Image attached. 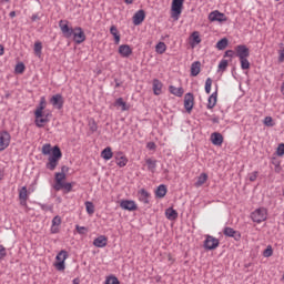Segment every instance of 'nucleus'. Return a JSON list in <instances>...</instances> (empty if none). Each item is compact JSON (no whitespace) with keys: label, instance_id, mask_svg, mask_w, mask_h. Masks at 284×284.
I'll return each instance as SVG.
<instances>
[{"label":"nucleus","instance_id":"412c9836","mask_svg":"<svg viewBox=\"0 0 284 284\" xmlns=\"http://www.w3.org/2000/svg\"><path fill=\"white\" fill-rule=\"evenodd\" d=\"M95 247H105L108 245V237L105 235H100L93 241Z\"/></svg>","mask_w":284,"mask_h":284},{"label":"nucleus","instance_id":"ea45409f","mask_svg":"<svg viewBox=\"0 0 284 284\" xmlns=\"http://www.w3.org/2000/svg\"><path fill=\"white\" fill-rule=\"evenodd\" d=\"M88 214L92 215L94 214V203L87 201L84 203Z\"/></svg>","mask_w":284,"mask_h":284},{"label":"nucleus","instance_id":"6e6d98bb","mask_svg":"<svg viewBox=\"0 0 284 284\" xmlns=\"http://www.w3.org/2000/svg\"><path fill=\"white\" fill-rule=\"evenodd\" d=\"M146 148H148V150H156V143H154V142H149V143L146 144Z\"/></svg>","mask_w":284,"mask_h":284},{"label":"nucleus","instance_id":"4be33fe9","mask_svg":"<svg viewBox=\"0 0 284 284\" xmlns=\"http://www.w3.org/2000/svg\"><path fill=\"white\" fill-rule=\"evenodd\" d=\"M45 110V98H41L39 106L34 111V116H43V111Z\"/></svg>","mask_w":284,"mask_h":284},{"label":"nucleus","instance_id":"6e6552de","mask_svg":"<svg viewBox=\"0 0 284 284\" xmlns=\"http://www.w3.org/2000/svg\"><path fill=\"white\" fill-rule=\"evenodd\" d=\"M50 103L55 108V110H63V103H65V101L63 100V95L58 93L50 99Z\"/></svg>","mask_w":284,"mask_h":284},{"label":"nucleus","instance_id":"393cba45","mask_svg":"<svg viewBox=\"0 0 284 284\" xmlns=\"http://www.w3.org/2000/svg\"><path fill=\"white\" fill-rule=\"evenodd\" d=\"M140 196L139 200L144 203V205H150V193H148V191H145V189H142L139 192Z\"/></svg>","mask_w":284,"mask_h":284},{"label":"nucleus","instance_id":"20e7f679","mask_svg":"<svg viewBox=\"0 0 284 284\" xmlns=\"http://www.w3.org/2000/svg\"><path fill=\"white\" fill-rule=\"evenodd\" d=\"M252 221L254 223H263V221L267 220V210L265 209H257L251 214Z\"/></svg>","mask_w":284,"mask_h":284},{"label":"nucleus","instance_id":"dca6fc26","mask_svg":"<svg viewBox=\"0 0 284 284\" xmlns=\"http://www.w3.org/2000/svg\"><path fill=\"white\" fill-rule=\"evenodd\" d=\"M114 159L119 168H125V165H128V158L125 156V154H123V152H116Z\"/></svg>","mask_w":284,"mask_h":284},{"label":"nucleus","instance_id":"49530a36","mask_svg":"<svg viewBox=\"0 0 284 284\" xmlns=\"http://www.w3.org/2000/svg\"><path fill=\"white\" fill-rule=\"evenodd\" d=\"M264 125H266V128H274V119H272V116H266L264 119Z\"/></svg>","mask_w":284,"mask_h":284},{"label":"nucleus","instance_id":"6ab92c4d","mask_svg":"<svg viewBox=\"0 0 284 284\" xmlns=\"http://www.w3.org/2000/svg\"><path fill=\"white\" fill-rule=\"evenodd\" d=\"M63 181H65V173H55V185H54V190L57 192H59V187H61L63 185Z\"/></svg>","mask_w":284,"mask_h":284},{"label":"nucleus","instance_id":"3c124183","mask_svg":"<svg viewBox=\"0 0 284 284\" xmlns=\"http://www.w3.org/2000/svg\"><path fill=\"white\" fill-rule=\"evenodd\" d=\"M276 154L277 156H284V143L278 144Z\"/></svg>","mask_w":284,"mask_h":284},{"label":"nucleus","instance_id":"473e14b6","mask_svg":"<svg viewBox=\"0 0 284 284\" xmlns=\"http://www.w3.org/2000/svg\"><path fill=\"white\" fill-rule=\"evenodd\" d=\"M169 90L171 94H174V97H183V88H176L174 85H171Z\"/></svg>","mask_w":284,"mask_h":284},{"label":"nucleus","instance_id":"aec40b11","mask_svg":"<svg viewBox=\"0 0 284 284\" xmlns=\"http://www.w3.org/2000/svg\"><path fill=\"white\" fill-rule=\"evenodd\" d=\"M211 142L213 145H223V134L214 132L211 134Z\"/></svg>","mask_w":284,"mask_h":284},{"label":"nucleus","instance_id":"2f4dec72","mask_svg":"<svg viewBox=\"0 0 284 284\" xmlns=\"http://www.w3.org/2000/svg\"><path fill=\"white\" fill-rule=\"evenodd\" d=\"M162 88H163V83H161V81H159V79H154L153 80V92L156 97H159V94H161Z\"/></svg>","mask_w":284,"mask_h":284},{"label":"nucleus","instance_id":"9b49d317","mask_svg":"<svg viewBox=\"0 0 284 284\" xmlns=\"http://www.w3.org/2000/svg\"><path fill=\"white\" fill-rule=\"evenodd\" d=\"M209 20H211L212 22L219 21V23H223V21H227V17L225 16V13L215 10L209 14Z\"/></svg>","mask_w":284,"mask_h":284},{"label":"nucleus","instance_id":"79ce46f5","mask_svg":"<svg viewBox=\"0 0 284 284\" xmlns=\"http://www.w3.org/2000/svg\"><path fill=\"white\" fill-rule=\"evenodd\" d=\"M16 72L17 74H23L26 72V64L23 62H20L16 65Z\"/></svg>","mask_w":284,"mask_h":284},{"label":"nucleus","instance_id":"a211bd4d","mask_svg":"<svg viewBox=\"0 0 284 284\" xmlns=\"http://www.w3.org/2000/svg\"><path fill=\"white\" fill-rule=\"evenodd\" d=\"M119 54H121V57H124V59H128V57L132 54V48H130L129 44H122L119 47Z\"/></svg>","mask_w":284,"mask_h":284},{"label":"nucleus","instance_id":"c9c22d12","mask_svg":"<svg viewBox=\"0 0 284 284\" xmlns=\"http://www.w3.org/2000/svg\"><path fill=\"white\" fill-rule=\"evenodd\" d=\"M229 43H230V41L227 40V38H223L220 41H217L216 48H217V50H225V48H227Z\"/></svg>","mask_w":284,"mask_h":284},{"label":"nucleus","instance_id":"e433bc0d","mask_svg":"<svg viewBox=\"0 0 284 284\" xmlns=\"http://www.w3.org/2000/svg\"><path fill=\"white\" fill-rule=\"evenodd\" d=\"M145 163H146L148 170L150 172H155V170H156V160L146 159Z\"/></svg>","mask_w":284,"mask_h":284},{"label":"nucleus","instance_id":"bb28decb","mask_svg":"<svg viewBox=\"0 0 284 284\" xmlns=\"http://www.w3.org/2000/svg\"><path fill=\"white\" fill-rule=\"evenodd\" d=\"M165 194H168V186H165V184L159 185L155 191V196L158 199H163V197H165Z\"/></svg>","mask_w":284,"mask_h":284},{"label":"nucleus","instance_id":"4c0bfd02","mask_svg":"<svg viewBox=\"0 0 284 284\" xmlns=\"http://www.w3.org/2000/svg\"><path fill=\"white\" fill-rule=\"evenodd\" d=\"M104 284H121V282H119V278L116 276L109 275V276H106Z\"/></svg>","mask_w":284,"mask_h":284},{"label":"nucleus","instance_id":"8fccbe9b","mask_svg":"<svg viewBox=\"0 0 284 284\" xmlns=\"http://www.w3.org/2000/svg\"><path fill=\"white\" fill-rule=\"evenodd\" d=\"M229 62L227 60H222L219 64V70H222V72H225L227 70Z\"/></svg>","mask_w":284,"mask_h":284},{"label":"nucleus","instance_id":"052dcab7","mask_svg":"<svg viewBox=\"0 0 284 284\" xmlns=\"http://www.w3.org/2000/svg\"><path fill=\"white\" fill-rule=\"evenodd\" d=\"M28 204V200H20V205H27Z\"/></svg>","mask_w":284,"mask_h":284},{"label":"nucleus","instance_id":"9d476101","mask_svg":"<svg viewBox=\"0 0 284 284\" xmlns=\"http://www.w3.org/2000/svg\"><path fill=\"white\" fill-rule=\"evenodd\" d=\"M184 108L189 114L194 109V94L193 93H186L184 95Z\"/></svg>","mask_w":284,"mask_h":284},{"label":"nucleus","instance_id":"cd10ccee","mask_svg":"<svg viewBox=\"0 0 284 284\" xmlns=\"http://www.w3.org/2000/svg\"><path fill=\"white\" fill-rule=\"evenodd\" d=\"M165 216L166 219H169V221H176V219H179V213L176 212V210L169 207L165 211Z\"/></svg>","mask_w":284,"mask_h":284},{"label":"nucleus","instance_id":"5701e85b","mask_svg":"<svg viewBox=\"0 0 284 284\" xmlns=\"http://www.w3.org/2000/svg\"><path fill=\"white\" fill-rule=\"evenodd\" d=\"M201 74V61H195L191 64V77H199Z\"/></svg>","mask_w":284,"mask_h":284},{"label":"nucleus","instance_id":"b1692460","mask_svg":"<svg viewBox=\"0 0 284 284\" xmlns=\"http://www.w3.org/2000/svg\"><path fill=\"white\" fill-rule=\"evenodd\" d=\"M59 225H61V216L57 215L52 220V226H51V233L52 234H58Z\"/></svg>","mask_w":284,"mask_h":284},{"label":"nucleus","instance_id":"f257e3e1","mask_svg":"<svg viewBox=\"0 0 284 284\" xmlns=\"http://www.w3.org/2000/svg\"><path fill=\"white\" fill-rule=\"evenodd\" d=\"M51 153V156H49V162L47 163V170H50L51 172H54L57 170V165H59V160L61 156H63V153L61 152V148L53 146L50 144H44L42 146V154L48 155Z\"/></svg>","mask_w":284,"mask_h":284},{"label":"nucleus","instance_id":"680f3d73","mask_svg":"<svg viewBox=\"0 0 284 284\" xmlns=\"http://www.w3.org/2000/svg\"><path fill=\"white\" fill-rule=\"evenodd\" d=\"M9 17H11V18H14V17H17V12H14V11H11V12L9 13Z\"/></svg>","mask_w":284,"mask_h":284},{"label":"nucleus","instance_id":"603ef678","mask_svg":"<svg viewBox=\"0 0 284 284\" xmlns=\"http://www.w3.org/2000/svg\"><path fill=\"white\" fill-rule=\"evenodd\" d=\"M77 232L78 234H88V229L85 226L77 225Z\"/></svg>","mask_w":284,"mask_h":284},{"label":"nucleus","instance_id":"69168bd1","mask_svg":"<svg viewBox=\"0 0 284 284\" xmlns=\"http://www.w3.org/2000/svg\"><path fill=\"white\" fill-rule=\"evenodd\" d=\"M284 60V52H281L280 54V61H283Z\"/></svg>","mask_w":284,"mask_h":284},{"label":"nucleus","instance_id":"2eb2a0df","mask_svg":"<svg viewBox=\"0 0 284 284\" xmlns=\"http://www.w3.org/2000/svg\"><path fill=\"white\" fill-rule=\"evenodd\" d=\"M224 236L234 239L235 241H241V232L234 231V229L226 226L223 231Z\"/></svg>","mask_w":284,"mask_h":284},{"label":"nucleus","instance_id":"a878e982","mask_svg":"<svg viewBox=\"0 0 284 284\" xmlns=\"http://www.w3.org/2000/svg\"><path fill=\"white\" fill-rule=\"evenodd\" d=\"M217 97H219V93L216 91L209 97L207 105H206L207 110L214 109V106L216 105Z\"/></svg>","mask_w":284,"mask_h":284},{"label":"nucleus","instance_id":"f704fd0d","mask_svg":"<svg viewBox=\"0 0 284 284\" xmlns=\"http://www.w3.org/2000/svg\"><path fill=\"white\" fill-rule=\"evenodd\" d=\"M206 181H207L206 173L200 174V176L197 178V181L195 182V187H201V185H203Z\"/></svg>","mask_w":284,"mask_h":284},{"label":"nucleus","instance_id":"c85d7f7f","mask_svg":"<svg viewBox=\"0 0 284 284\" xmlns=\"http://www.w3.org/2000/svg\"><path fill=\"white\" fill-rule=\"evenodd\" d=\"M115 108H121L122 112H126V110H130V106L125 101H123V98H118L114 102Z\"/></svg>","mask_w":284,"mask_h":284},{"label":"nucleus","instance_id":"72a5a7b5","mask_svg":"<svg viewBox=\"0 0 284 284\" xmlns=\"http://www.w3.org/2000/svg\"><path fill=\"white\" fill-rule=\"evenodd\" d=\"M168 50V45H165V42H159L155 45V52H158V54H164V52Z\"/></svg>","mask_w":284,"mask_h":284},{"label":"nucleus","instance_id":"f3484780","mask_svg":"<svg viewBox=\"0 0 284 284\" xmlns=\"http://www.w3.org/2000/svg\"><path fill=\"white\" fill-rule=\"evenodd\" d=\"M142 21H145V11L139 10L133 16V23L134 26H141Z\"/></svg>","mask_w":284,"mask_h":284},{"label":"nucleus","instance_id":"774afa93","mask_svg":"<svg viewBox=\"0 0 284 284\" xmlns=\"http://www.w3.org/2000/svg\"><path fill=\"white\" fill-rule=\"evenodd\" d=\"M3 180V172L0 171V181Z\"/></svg>","mask_w":284,"mask_h":284},{"label":"nucleus","instance_id":"58836bf2","mask_svg":"<svg viewBox=\"0 0 284 284\" xmlns=\"http://www.w3.org/2000/svg\"><path fill=\"white\" fill-rule=\"evenodd\" d=\"M19 199L20 200H28V187L27 186H22L19 190Z\"/></svg>","mask_w":284,"mask_h":284},{"label":"nucleus","instance_id":"09e8293b","mask_svg":"<svg viewBox=\"0 0 284 284\" xmlns=\"http://www.w3.org/2000/svg\"><path fill=\"white\" fill-rule=\"evenodd\" d=\"M272 254H274V251L272 250L271 246H267L264 252H263V256H265V258H270V256H272Z\"/></svg>","mask_w":284,"mask_h":284},{"label":"nucleus","instance_id":"ddd939ff","mask_svg":"<svg viewBox=\"0 0 284 284\" xmlns=\"http://www.w3.org/2000/svg\"><path fill=\"white\" fill-rule=\"evenodd\" d=\"M72 37L75 43H83V41H85V32H83L81 27H78L73 30Z\"/></svg>","mask_w":284,"mask_h":284},{"label":"nucleus","instance_id":"f03ea898","mask_svg":"<svg viewBox=\"0 0 284 284\" xmlns=\"http://www.w3.org/2000/svg\"><path fill=\"white\" fill-rule=\"evenodd\" d=\"M68 258V251L62 250L55 256L54 267L58 272H63L65 270V260Z\"/></svg>","mask_w":284,"mask_h":284},{"label":"nucleus","instance_id":"a19ab883","mask_svg":"<svg viewBox=\"0 0 284 284\" xmlns=\"http://www.w3.org/2000/svg\"><path fill=\"white\" fill-rule=\"evenodd\" d=\"M242 70H250V60L247 58L240 59Z\"/></svg>","mask_w":284,"mask_h":284},{"label":"nucleus","instance_id":"39448f33","mask_svg":"<svg viewBox=\"0 0 284 284\" xmlns=\"http://www.w3.org/2000/svg\"><path fill=\"white\" fill-rule=\"evenodd\" d=\"M59 28H60L63 37H65V39H70L74 34V29H72V27L68 26L67 20H60Z\"/></svg>","mask_w":284,"mask_h":284},{"label":"nucleus","instance_id":"4468645a","mask_svg":"<svg viewBox=\"0 0 284 284\" xmlns=\"http://www.w3.org/2000/svg\"><path fill=\"white\" fill-rule=\"evenodd\" d=\"M50 116H52L51 113H42V116H36V125L37 128H43L45 123H50Z\"/></svg>","mask_w":284,"mask_h":284},{"label":"nucleus","instance_id":"de8ad7c7","mask_svg":"<svg viewBox=\"0 0 284 284\" xmlns=\"http://www.w3.org/2000/svg\"><path fill=\"white\" fill-rule=\"evenodd\" d=\"M191 37H192L194 43H196V44L201 43V36L199 34V31H194Z\"/></svg>","mask_w":284,"mask_h":284},{"label":"nucleus","instance_id":"13d9d810","mask_svg":"<svg viewBox=\"0 0 284 284\" xmlns=\"http://www.w3.org/2000/svg\"><path fill=\"white\" fill-rule=\"evenodd\" d=\"M70 170V168H68L67 165H63L62 168H61V172L63 173V174H65V172H68Z\"/></svg>","mask_w":284,"mask_h":284},{"label":"nucleus","instance_id":"0e129e2a","mask_svg":"<svg viewBox=\"0 0 284 284\" xmlns=\"http://www.w3.org/2000/svg\"><path fill=\"white\" fill-rule=\"evenodd\" d=\"M134 0H124V3H126L128 6L132 4Z\"/></svg>","mask_w":284,"mask_h":284},{"label":"nucleus","instance_id":"1a4fd4ad","mask_svg":"<svg viewBox=\"0 0 284 284\" xmlns=\"http://www.w3.org/2000/svg\"><path fill=\"white\" fill-rule=\"evenodd\" d=\"M235 52L236 57L240 59H247V57H250V48L245 44H239L235 47Z\"/></svg>","mask_w":284,"mask_h":284},{"label":"nucleus","instance_id":"f8f14e48","mask_svg":"<svg viewBox=\"0 0 284 284\" xmlns=\"http://www.w3.org/2000/svg\"><path fill=\"white\" fill-rule=\"evenodd\" d=\"M120 207L122 210H126L128 212H136L138 210L136 203L132 200H122L120 202Z\"/></svg>","mask_w":284,"mask_h":284},{"label":"nucleus","instance_id":"423d86ee","mask_svg":"<svg viewBox=\"0 0 284 284\" xmlns=\"http://www.w3.org/2000/svg\"><path fill=\"white\" fill-rule=\"evenodd\" d=\"M10 133L8 131H2L0 133V152H3L10 145Z\"/></svg>","mask_w":284,"mask_h":284},{"label":"nucleus","instance_id":"e2e57ef3","mask_svg":"<svg viewBox=\"0 0 284 284\" xmlns=\"http://www.w3.org/2000/svg\"><path fill=\"white\" fill-rule=\"evenodd\" d=\"M3 52H4L3 45L0 44V57H2Z\"/></svg>","mask_w":284,"mask_h":284},{"label":"nucleus","instance_id":"864d4df0","mask_svg":"<svg viewBox=\"0 0 284 284\" xmlns=\"http://www.w3.org/2000/svg\"><path fill=\"white\" fill-rule=\"evenodd\" d=\"M257 178H258V172L255 171V172L250 174L248 181L254 182V181H256Z\"/></svg>","mask_w":284,"mask_h":284},{"label":"nucleus","instance_id":"c03bdc74","mask_svg":"<svg viewBox=\"0 0 284 284\" xmlns=\"http://www.w3.org/2000/svg\"><path fill=\"white\" fill-rule=\"evenodd\" d=\"M205 92L206 94L212 92V78H207L205 81Z\"/></svg>","mask_w":284,"mask_h":284},{"label":"nucleus","instance_id":"5fc2aeb1","mask_svg":"<svg viewBox=\"0 0 284 284\" xmlns=\"http://www.w3.org/2000/svg\"><path fill=\"white\" fill-rule=\"evenodd\" d=\"M7 252L3 245H0V258H6Z\"/></svg>","mask_w":284,"mask_h":284},{"label":"nucleus","instance_id":"c756f323","mask_svg":"<svg viewBox=\"0 0 284 284\" xmlns=\"http://www.w3.org/2000/svg\"><path fill=\"white\" fill-rule=\"evenodd\" d=\"M114 156V153L112 152V148L106 146L102 152H101V158L104 159V161H110Z\"/></svg>","mask_w":284,"mask_h":284},{"label":"nucleus","instance_id":"0eeeda50","mask_svg":"<svg viewBox=\"0 0 284 284\" xmlns=\"http://www.w3.org/2000/svg\"><path fill=\"white\" fill-rule=\"evenodd\" d=\"M219 245H220L219 239H216L212 235H206V239L204 241L205 250H216V247H219Z\"/></svg>","mask_w":284,"mask_h":284},{"label":"nucleus","instance_id":"4d7b16f0","mask_svg":"<svg viewBox=\"0 0 284 284\" xmlns=\"http://www.w3.org/2000/svg\"><path fill=\"white\" fill-rule=\"evenodd\" d=\"M224 57H234V52L232 50L225 51Z\"/></svg>","mask_w":284,"mask_h":284},{"label":"nucleus","instance_id":"37998d69","mask_svg":"<svg viewBox=\"0 0 284 284\" xmlns=\"http://www.w3.org/2000/svg\"><path fill=\"white\" fill-rule=\"evenodd\" d=\"M41 50H43V44L41 42H36L34 43V53L37 57H40Z\"/></svg>","mask_w":284,"mask_h":284},{"label":"nucleus","instance_id":"338daca9","mask_svg":"<svg viewBox=\"0 0 284 284\" xmlns=\"http://www.w3.org/2000/svg\"><path fill=\"white\" fill-rule=\"evenodd\" d=\"M73 284H79V278H74Z\"/></svg>","mask_w":284,"mask_h":284},{"label":"nucleus","instance_id":"bf43d9fd","mask_svg":"<svg viewBox=\"0 0 284 284\" xmlns=\"http://www.w3.org/2000/svg\"><path fill=\"white\" fill-rule=\"evenodd\" d=\"M31 21H39V16L38 14H33L31 17Z\"/></svg>","mask_w":284,"mask_h":284},{"label":"nucleus","instance_id":"7ed1b4c3","mask_svg":"<svg viewBox=\"0 0 284 284\" xmlns=\"http://www.w3.org/2000/svg\"><path fill=\"white\" fill-rule=\"evenodd\" d=\"M185 0H172V18L175 19V21H179V17H181V13L183 12V3Z\"/></svg>","mask_w":284,"mask_h":284},{"label":"nucleus","instance_id":"7c9ffc66","mask_svg":"<svg viewBox=\"0 0 284 284\" xmlns=\"http://www.w3.org/2000/svg\"><path fill=\"white\" fill-rule=\"evenodd\" d=\"M110 33L112 37H114V41L116 44L121 43V34H119V29H116V26H111Z\"/></svg>","mask_w":284,"mask_h":284},{"label":"nucleus","instance_id":"a18cd8bd","mask_svg":"<svg viewBox=\"0 0 284 284\" xmlns=\"http://www.w3.org/2000/svg\"><path fill=\"white\" fill-rule=\"evenodd\" d=\"M60 190H65V192H72V183L68 182V183H63L62 185L59 186V191Z\"/></svg>","mask_w":284,"mask_h":284}]
</instances>
